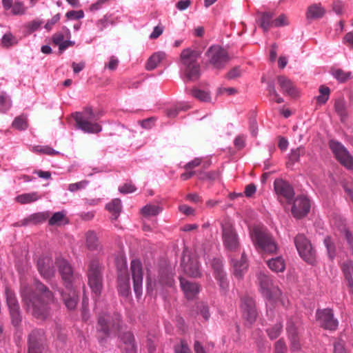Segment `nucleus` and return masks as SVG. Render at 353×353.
Instances as JSON below:
<instances>
[{
  "instance_id": "e433bc0d",
  "label": "nucleus",
  "mask_w": 353,
  "mask_h": 353,
  "mask_svg": "<svg viewBox=\"0 0 353 353\" xmlns=\"http://www.w3.org/2000/svg\"><path fill=\"white\" fill-rule=\"evenodd\" d=\"M274 14L272 12H263L260 18V27L265 31L268 32L270 28H274Z\"/></svg>"
},
{
  "instance_id": "774afa93",
  "label": "nucleus",
  "mask_w": 353,
  "mask_h": 353,
  "mask_svg": "<svg viewBox=\"0 0 353 353\" xmlns=\"http://www.w3.org/2000/svg\"><path fill=\"white\" fill-rule=\"evenodd\" d=\"M155 121L156 119L154 117H150L142 121H139V123L143 128L150 129L152 126H154Z\"/></svg>"
},
{
  "instance_id": "4be33fe9",
  "label": "nucleus",
  "mask_w": 353,
  "mask_h": 353,
  "mask_svg": "<svg viewBox=\"0 0 353 353\" xmlns=\"http://www.w3.org/2000/svg\"><path fill=\"white\" fill-rule=\"evenodd\" d=\"M277 81L281 90L284 94L289 95L291 97L298 96V91L296 87L288 78L284 76H279Z\"/></svg>"
},
{
  "instance_id": "6e6552de",
  "label": "nucleus",
  "mask_w": 353,
  "mask_h": 353,
  "mask_svg": "<svg viewBox=\"0 0 353 353\" xmlns=\"http://www.w3.org/2000/svg\"><path fill=\"white\" fill-rule=\"evenodd\" d=\"M294 244L300 256L307 263L314 264L316 261V251L310 241L303 234H299L294 238Z\"/></svg>"
},
{
  "instance_id": "7ed1b4c3",
  "label": "nucleus",
  "mask_w": 353,
  "mask_h": 353,
  "mask_svg": "<svg viewBox=\"0 0 353 353\" xmlns=\"http://www.w3.org/2000/svg\"><path fill=\"white\" fill-rule=\"evenodd\" d=\"M201 53L198 50L185 48L181 53V60L184 65V74L188 81H194L199 79L201 72L198 63Z\"/></svg>"
},
{
  "instance_id": "e2e57ef3",
  "label": "nucleus",
  "mask_w": 353,
  "mask_h": 353,
  "mask_svg": "<svg viewBox=\"0 0 353 353\" xmlns=\"http://www.w3.org/2000/svg\"><path fill=\"white\" fill-rule=\"evenodd\" d=\"M275 353H288V347L283 339H279L274 345Z\"/></svg>"
},
{
  "instance_id": "c03bdc74",
  "label": "nucleus",
  "mask_w": 353,
  "mask_h": 353,
  "mask_svg": "<svg viewBox=\"0 0 353 353\" xmlns=\"http://www.w3.org/2000/svg\"><path fill=\"white\" fill-rule=\"evenodd\" d=\"M161 211V208L156 205H147L141 209V214L145 216H157Z\"/></svg>"
},
{
  "instance_id": "c756f323",
  "label": "nucleus",
  "mask_w": 353,
  "mask_h": 353,
  "mask_svg": "<svg viewBox=\"0 0 353 353\" xmlns=\"http://www.w3.org/2000/svg\"><path fill=\"white\" fill-rule=\"evenodd\" d=\"M268 268L274 272H283L285 269V263L282 256H276L266 261Z\"/></svg>"
},
{
  "instance_id": "6ab92c4d",
  "label": "nucleus",
  "mask_w": 353,
  "mask_h": 353,
  "mask_svg": "<svg viewBox=\"0 0 353 353\" xmlns=\"http://www.w3.org/2000/svg\"><path fill=\"white\" fill-rule=\"evenodd\" d=\"M50 216V212H41L32 214L26 218L18 221L14 224L15 226H28L30 225H37L44 223Z\"/></svg>"
},
{
  "instance_id": "58836bf2",
  "label": "nucleus",
  "mask_w": 353,
  "mask_h": 353,
  "mask_svg": "<svg viewBox=\"0 0 353 353\" xmlns=\"http://www.w3.org/2000/svg\"><path fill=\"white\" fill-rule=\"evenodd\" d=\"M86 246L90 250H96L100 247V243L97 234L94 231L86 233Z\"/></svg>"
},
{
  "instance_id": "412c9836",
  "label": "nucleus",
  "mask_w": 353,
  "mask_h": 353,
  "mask_svg": "<svg viewBox=\"0 0 353 353\" xmlns=\"http://www.w3.org/2000/svg\"><path fill=\"white\" fill-rule=\"evenodd\" d=\"M63 301L69 310H74L78 303V295L72 285H66L65 290L61 292Z\"/></svg>"
},
{
  "instance_id": "9d476101",
  "label": "nucleus",
  "mask_w": 353,
  "mask_h": 353,
  "mask_svg": "<svg viewBox=\"0 0 353 353\" xmlns=\"http://www.w3.org/2000/svg\"><path fill=\"white\" fill-rule=\"evenodd\" d=\"M241 309L243 317L246 321V324L251 325L255 322L258 313L256 309L255 301L249 296H244L241 299Z\"/></svg>"
},
{
  "instance_id": "39448f33",
  "label": "nucleus",
  "mask_w": 353,
  "mask_h": 353,
  "mask_svg": "<svg viewBox=\"0 0 353 353\" xmlns=\"http://www.w3.org/2000/svg\"><path fill=\"white\" fill-rule=\"evenodd\" d=\"M73 117L77 126L84 132L98 133L101 131V126L97 123L99 119L91 108H85L82 112H75Z\"/></svg>"
},
{
  "instance_id": "a18cd8bd",
  "label": "nucleus",
  "mask_w": 353,
  "mask_h": 353,
  "mask_svg": "<svg viewBox=\"0 0 353 353\" xmlns=\"http://www.w3.org/2000/svg\"><path fill=\"white\" fill-rule=\"evenodd\" d=\"M32 151L36 153L44 154L50 156H54L59 154V152L56 151L55 150L48 145L34 146L32 149Z\"/></svg>"
},
{
  "instance_id": "393cba45",
  "label": "nucleus",
  "mask_w": 353,
  "mask_h": 353,
  "mask_svg": "<svg viewBox=\"0 0 353 353\" xmlns=\"http://www.w3.org/2000/svg\"><path fill=\"white\" fill-rule=\"evenodd\" d=\"M182 267L184 272L191 277H199L201 276L199 262L196 259H189L188 262L183 259Z\"/></svg>"
},
{
  "instance_id": "f704fd0d",
  "label": "nucleus",
  "mask_w": 353,
  "mask_h": 353,
  "mask_svg": "<svg viewBox=\"0 0 353 353\" xmlns=\"http://www.w3.org/2000/svg\"><path fill=\"white\" fill-rule=\"evenodd\" d=\"M41 198V196L38 194L37 192H33L30 193H24L20 195H18L15 198V201L20 204H28L32 202H34Z\"/></svg>"
},
{
  "instance_id": "f257e3e1",
  "label": "nucleus",
  "mask_w": 353,
  "mask_h": 353,
  "mask_svg": "<svg viewBox=\"0 0 353 353\" xmlns=\"http://www.w3.org/2000/svg\"><path fill=\"white\" fill-rule=\"evenodd\" d=\"M21 296L23 307L34 317L44 320L50 313V305L55 301L53 293L41 282L35 283L34 290L21 283Z\"/></svg>"
},
{
  "instance_id": "4c0bfd02",
  "label": "nucleus",
  "mask_w": 353,
  "mask_h": 353,
  "mask_svg": "<svg viewBox=\"0 0 353 353\" xmlns=\"http://www.w3.org/2000/svg\"><path fill=\"white\" fill-rule=\"evenodd\" d=\"M106 209L112 214V219L116 220L121 211V201L119 199H113L106 205Z\"/></svg>"
},
{
  "instance_id": "4468645a",
  "label": "nucleus",
  "mask_w": 353,
  "mask_h": 353,
  "mask_svg": "<svg viewBox=\"0 0 353 353\" xmlns=\"http://www.w3.org/2000/svg\"><path fill=\"white\" fill-rule=\"evenodd\" d=\"M130 270L133 280V288L134 293L137 297L142 294V283H143V268L142 264L139 260L134 259L131 261Z\"/></svg>"
},
{
  "instance_id": "a878e982",
  "label": "nucleus",
  "mask_w": 353,
  "mask_h": 353,
  "mask_svg": "<svg viewBox=\"0 0 353 353\" xmlns=\"http://www.w3.org/2000/svg\"><path fill=\"white\" fill-rule=\"evenodd\" d=\"M325 14V8L320 3H314L307 8L306 19L316 20L322 18Z\"/></svg>"
},
{
  "instance_id": "f8f14e48",
  "label": "nucleus",
  "mask_w": 353,
  "mask_h": 353,
  "mask_svg": "<svg viewBox=\"0 0 353 353\" xmlns=\"http://www.w3.org/2000/svg\"><path fill=\"white\" fill-rule=\"evenodd\" d=\"M206 54L210 63L216 68H222L229 61L227 52L219 46L210 47Z\"/></svg>"
},
{
  "instance_id": "de8ad7c7",
  "label": "nucleus",
  "mask_w": 353,
  "mask_h": 353,
  "mask_svg": "<svg viewBox=\"0 0 353 353\" xmlns=\"http://www.w3.org/2000/svg\"><path fill=\"white\" fill-rule=\"evenodd\" d=\"M268 95L270 100L276 101L277 103H281L284 101L283 99L279 96L275 90L273 83H269L268 85Z\"/></svg>"
},
{
  "instance_id": "f3484780",
  "label": "nucleus",
  "mask_w": 353,
  "mask_h": 353,
  "mask_svg": "<svg viewBox=\"0 0 353 353\" xmlns=\"http://www.w3.org/2000/svg\"><path fill=\"white\" fill-rule=\"evenodd\" d=\"M310 208V203L309 199L304 196H299L294 201L292 213L296 219H301L309 212Z\"/></svg>"
},
{
  "instance_id": "338daca9",
  "label": "nucleus",
  "mask_w": 353,
  "mask_h": 353,
  "mask_svg": "<svg viewBox=\"0 0 353 353\" xmlns=\"http://www.w3.org/2000/svg\"><path fill=\"white\" fill-rule=\"evenodd\" d=\"M199 313L202 315L205 321H208L210 316L208 306L201 303L198 305Z\"/></svg>"
},
{
  "instance_id": "603ef678",
  "label": "nucleus",
  "mask_w": 353,
  "mask_h": 353,
  "mask_svg": "<svg viewBox=\"0 0 353 353\" xmlns=\"http://www.w3.org/2000/svg\"><path fill=\"white\" fill-rule=\"evenodd\" d=\"M333 76L340 82H344L350 79L351 72H345L341 69H337L333 72Z\"/></svg>"
},
{
  "instance_id": "bf43d9fd",
  "label": "nucleus",
  "mask_w": 353,
  "mask_h": 353,
  "mask_svg": "<svg viewBox=\"0 0 353 353\" xmlns=\"http://www.w3.org/2000/svg\"><path fill=\"white\" fill-rule=\"evenodd\" d=\"M119 190L122 194H129L135 192L137 190V188L132 182H129L120 186Z\"/></svg>"
},
{
  "instance_id": "aec40b11",
  "label": "nucleus",
  "mask_w": 353,
  "mask_h": 353,
  "mask_svg": "<svg viewBox=\"0 0 353 353\" xmlns=\"http://www.w3.org/2000/svg\"><path fill=\"white\" fill-rule=\"evenodd\" d=\"M38 270L43 279L48 280L52 278L54 275V269L53 262L50 258L43 257L38 260Z\"/></svg>"
},
{
  "instance_id": "37998d69",
  "label": "nucleus",
  "mask_w": 353,
  "mask_h": 353,
  "mask_svg": "<svg viewBox=\"0 0 353 353\" xmlns=\"http://www.w3.org/2000/svg\"><path fill=\"white\" fill-rule=\"evenodd\" d=\"M282 329L283 325L281 322L277 321L274 325L271 326L266 330V332L271 339H274L281 334Z\"/></svg>"
},
{
  "instance_id": "1a4fd4ad",
  "label": "nucleus",
  "mask_w": 353,
  "mask_h": 353,
  "mask_svg": "<svg viewBox=\"0 0 353 353\" xmlns=\"http://www.w3.org/2000/svg\"><path fill=\"white\" fill-rule=\"evenodd\" d=\"M329 146L336 159L343 165L348 169L353 168V158L341 143L332 140L329 143Z\"/></svg>"
},
{
  "instance_id": "9b49d317",
  "label": "nucleus",
  "mask_w": 353,
  "mask_h": 353,
  "mask_svg": "<svg viewBox=\"0 0 353 353\" xmlns=\"http://www.w3.org/2000/svg\"><path fill=\"white\" fill-rule=\"evenodd\" d=\"M316 318L318 323L322 327L329 330H336L339 322L334 317V314L330 309L318 310L316 312Z\"/></svg>"
},
{
  "instance_id": "c9c22d12",
  "label": "nucleus",
  "mask_w": 353,
  "mask_h": 353,
  "mask_svg": "<svg viewBox=\"0 0 353 353\" xmlns=\"http://www.w3.org/2000/svg\"><path fill=\"white\" fill-rule=\"evenodd\" d=\"M68 223L66 214L63 211L54 213L48 220V224L52 226H61Z\"/></svg>"
},
{
  "instance_id": "ddd939ff",
  "label": "nucleus",
  "mask_w": 353,
  "mask_h": 353,
  "mask_svg": "<svg viewBox=\"0 0 353 353\" xmlns=\"http://www.w3.org/2000/svg\"><path fill=\"white\" fill-rule=\"evenodd\" d=\"M6 303L10 310L12 323L17 325L21 321L20 307L15 293L10 288H6Z\"/></svg>"
},
{
  "instance_id": "ea45409f",
  "label": "nucleus",
  "mask_w": 353,
  "mask_h": 353,
  "mask_svg": "<svg viewBox=\"0 0 353 353\" xmlns=\"http://www.w3.org/2000/svg\"><path fill=\"white\" fill-rule=\"evenodd\" d=\"M12 126L18 130H25L28 128V117L21 114L17 117L12 121Z\"/></svg>"
},
{
  "instance_id": "0eeeda50",
  "label": "nucleus",
  "mask_w": 353,
  "mask_h": 353,
  "mask_svg": "<svg viewBox=\"0 0 353 353\" xmlns=\"http://www.w3.org/2000/svg\"><path fill=\"white\" fill-rule=\"evenodd\" d=\"M221 236L225 250L230 252H236L240 249V241L232 223L224 220L221 223Z\"/></svg>"
},
{
  "instance_id": "473e14b6",
  "label": "nucleus",
  "mask_w": 353,
  "mask_h": 353,
  "mask_svg": "<svg viewBox=\"0 0 353 353\" xmlns=\"http://www.w3.org/2000/svg\"><path fill=\"white\" fill-rule=\"evenodd\" d=\"M157 283L162 286L171 287L174 283L173 274L167 268L161 270Z\"/></svg>"
},
{
  "instance_id": "72a5a7b5",
  "label": "nucleus",
  "mask_w": 353,
  "mask_h": 353,
  "mask_svg": "<svg viewBox=\"0 0 353 353\" xmlns=\"http://www.w3.org/2000/svg\"><path fill=\"white\" fill-rule=\"evenodd\" d=\"M342 270L345 278L347 281L350 290L353 291V264L350 261H347L342 264Z\"/></svg>"
},
{
  "instance_id": "2f4dec72",
  "label": "nucleus",
  "mask_w": 353,
  "mask_h": 353,
  "mask_svg": "<svg viewBox=\"0 0 353 353\" xmlns=\"http://www.w3.org/2000/svg\"><path fill=\"white\" fill-rule=\"evenodd\" d=\"M166 57V54L163 52H158L154 53L147 61L145 69L147 70H152Z\"/></svg>"
},
{
  "instance_id": "864d4df0",
  "label": "nucleus",
  "mask_w": 353,
  "mask_h": 353,
  "mask_svg": "<svg viewBox=\"0 0 353 353\" xmlns=\"http://www.w3.org/2000/svg\"><path fill=\"white\" fill-rule=\"evenodd\" d=\"M65 17L68 20H78L84 17V12L82 10H70L66 12Z\"/></svg>"
},
{
  "instance_id": "680f3d73",
  "label": "nucleus",
  "mask_w": 353,
  "mask_h": 353,
  "mask_svg": "<svg viewBox=\"0 0 353 353\" xmlns=\"http://www.w3.org/2000/svg\"><path fill=\"white\" fill-rule=\"evenodd\" d=\"M88 181L83 180L75 183H71L68 186V190L70 192H75L81 189L85 188L88 184Z\"/></svg>"
},
{
  "instance_id": "0e129e2a",
  "label": "nucleus",
  "mask_w": 353,
  "mask_h": 353,
  "mask_svg": "<svg viewBox=\"0 0 353 353\" xmlns=\"http://www.w3.org/2000/svg\"><path fill=\"white\" fill-rule=\"evenodd\" d=\"M216 279L219 282L220 287L225 290L228 287V282L227 281L226 275L225 272H219L216 275H215Z\"/></svg>"
},
{
  "instance_id": "dca6fc26",
  "label": "nucleus",
  "mask_w": 353,
  "mask_h": 353,
  "mask_svg": "<svg viewBox=\"0 0 353 353\" xmlns=\"http://www.w3.org/2000/svg\"><path fill=\"white\" fill-rule=\"evenodd\" d=\"M274 187L280 202H283V199L287 203H290L294 197V192L288 182L277 179L274 182Z\"/></svg>"
},
{
  "instance_id": "5701e85b",
  "label": "nucleus",
  "mask_w": 353,
  "mask_h": 353,
  "mask_svg": "<svg viewBox=\"0 0 353 353\" xmlns=\"http://www.w3.org/2000/svg\"><path fill=\"white\" fill-rule=\"evenodd\" d=\"M258 281L263 295L268 299H271L273 285L270 276L264 272H260L258 274Z\"/></svg>"
},
{
  "instance_id": "052dcab7",
  "label": "nucleus",
  "mask_w": 353,
  "mask_h": 353,
  "mask_svg": "<svg viewBox=\"0 0 353 353\" xmlns=\"http://www.w3.org/2000/svg\"><path fill=\"white\" fill-rule=\"evenodd\" d=\"M0 105L3 112L6 111L11 107V101L4 92L0 94Z\"/></svg>"
},
{
  "instance_id": "4d7b16f0",
  "label": "nucleus",
  "mask_w": 353,
  "mask_h": 353,
  "mask_svg": "<svg viewBox=\"0 0 353 353\" xmlns=\"http://www.w3.org/2000/svg\"><path fill=\"white\" fill-rule=\"evenodd\" d=\"M333 346V353H348L345 347V342L341 339L336 340Z\"/></svg>"
},
{
  "instance_id": "8fccbe9b",
  "label": "nucleus",
  "mask_w": 353,
  "mask_h": 353,
  "mask_svg": "<svg viewBox=\"0 0 353 353\" xmlns=\"http://www.w3.org/2000/svg\"><path fill=\"white\" fill-rule=\"evenodd\" d=\"M10 9L11 13L14 15H22L26 11V8L21 1H15Z\"/></svg>"
},
{
  "instance_id": "3c124183",
  "label": "nucleus",
  "mask_w": 353,
  "mask_h": 353,
  "mask_svg": "<svg viewBox=\"0 0 353 353\" xmlns=\"http://www.w3.org/2000/svg\"><path fill=\"white\" fill-rule=\"evenodd\" d=\"M17 43V40L11 33H6L1 39V44L5 48H9Z\"/></svg>"
},
{
  "instance_id": "09e8293b",
  "label": "nucleus",
  "mask_w": 353,
  "mask_h": 353,
  "mask_svg": "<svg viewBox=\"0 0 353 353\" xmlns=\"http://www.w3.org/2000/svg\"><path fill=\"white\" fill-rule=\"evenodd\" d=\"M334 109L337 114L341 117V121H343L347 115L344 101L341 99L336 100Z\"/></svg>"
},
{
  "instance_id": "c85d7f7f",
  "label": "nucleus",
  "mask_w": 353,
  "mask_h": 353,
  "mask_svg": "<svg viewBox=\"0 0 353 353\" xmlns=\"http://www.w3.org/2000/svg\"><path fill=\"white\" fill-rule=\"evenodd\" d=\"M118 290L124 296H127L130 293V279L125 273L118 276Z\"/></svg>"
},
{
  "instance_id": "79ce46f5",
  "label": "nucleus",
  "mask_w": 353,
  "mask_h": 353,
  "mask_svg": "<svg viewBox=\"0 0 353 353\" xmlns=\"http://www.w3.org/2000/svg\"><path fill=\"white\" fill-rule=\"evenodd\" d=\"M319 93L320 94L316 97L317 103L319 104H325L330 98V89L322 85L319 87Z\"/></svg>"
},
{
  "instance_id": "2eb2a0df",
  "label": "nucleus",
  "mask_w": 353,
  "mask_h": 353,
  "mask_svg": "<svg viewBox=\"0 0 353 353\" xmlns=\"http://www.w3.org/2000/svg\"><path fill=\"white\" fill-rule=\"evenodd\" d=\"M45 341L46 337L43 330H32L28 336V353H41Z\"/></svg>"
},
{
  "instance_id": "7c9ffc66",
  "label": "nucleus",
  "mask_w": 353,
  "mask_h": 353,
  "mask_svg": "<svg viewBox=\"0 0 353 353\" xmlns=\"http://www.w3.org/2000/svg\"><path fill=\"white\" fill-rule=\"evenodd\" d=\"M121 339L125 345L126 353H136V346L133 334L130 332L123 333Z\"/></svg>"
},
{
  "instance_id": "5fc2aeb1",
  "label": "nucleus",
  "mask_w": 353,
  "mask_h": 353,
  "mask_svg": "<svg viewBox=\"0 0 353 353\" xmlns=\"http://www.w3.org/2000/svg\"><path fill=\"white\" fill-rule=\"evenodd\" d=\"M325 245L327 250V253L331 259H333L335 256V246L333 241L330 236H327L324 239Z\"/></svg>"
},
{
  "instance_id": "20e7f679",
  "label": "nucleus",
  "mask_w": 353,
  "mask_h": 353,
  "mask_svg": "<svg viewBox=\"0 0 353 353\" xmlns=\"http://www.w3.org/2000/svg\"><path fill=\"white\" fill-rule=\"evenodd\" d=\"M121 317L117 313L110 314L108 312L99 314L97 322V332L100 343L110 336L111 332L119 331L121 328Z\"/></svg>"
},
{
  "instance_id": "bb28decb",
  "label": "nucleus",
  "mask_w": 353,
  "mask_h": 353,
  "mask_svg": "<svg viewBox=\"0 0 353 353\" xmlns=\"http://www.w3.org/2000/svg\"><path fill=\"white\" fill-rule=\"evenodd\" d=\"M287 332L291 342L292 351H298L301 349V343L298 337L296 328L294 327L292 322H290L287 325Z\"/></svg>"
},
{
  "instance_id": "a19ab883",
  "label": "nucleus",
  "mask_w": 353,
  "mask_h": 353,
  "mask_svg": "<svg viewBox=\"0 0 353 353\" xmlns=\"http://www.w3.org/2000/svg\"><path fill=\"white\" fill-rule=\"evenodd\" d=\"M190 93L198 100L203 102H209L211 100L210 92L203 91L197 88H194L190 91Z\"/></svg>"
},
{
  "instance_id": "6e6d98bb",
  "label": "nucleus",
  "mask_w": 353,
  "mask_h": 353,
  "mask_svg": "<svg viewBox=\"0 0 353 353\" xmlns=\"http://www.w3.org/2000/svg\"><path fill=\"white\" fill-rule=\"evenodd\" d=\"M272 24L274 28L288 26L289 24L288 19L285 14H280L277 18L274 19Z\"/></svg>"
},
{
  "instance_id": "49530a36",
  "label": "nucleus",
  "mask_w": 353,
  "mask_h": 353,
  "mask_svg": "<svg viewBox=\"0 0 353 353\" xmlns=\"http://www.w3.org/2000/svg\"><path fill=\"white\" fill-rule=\"evenodd\" d=\"M305 153V150L302 148H297L291 151V153L289 156L290 161L287 163V165H289L294 164L295 162L299 161V158L301 155H303Z\"/></svg>"
},
{
  "instance_id": "f03ea898",
  "label": "nucleus",
  "mask_w": 353,
  "mask_h": 353,
  "mask_svg": "<svg viewBox=\"0 0 353 353\" xmlns=\"http://www.w3.org/2000/svg\"><path fill=\"white\" fill-rule=\"evenodd\" d=\"M250 235L254 245L260 254L263 255L276 254L278 245L266 229L254 228Z\"/></svg>"
},
{
  "instance_id": "b1692460",
  "label": "nucleus",
  "mask_w": 353,
  "mask_h": 353,
  "mask_svg": "<svg viewBox=\"0 0 353 353\" xmlns=\"http://www.w3.org/2000/svg\"><path fill=\"white\" fill-rule=\"evenodd\" d=\"M180 284L186 298L188 299H194L199 292V286L196 283L180 278Z\"/></svg>"
},
{
  "instance_id": "13d9d810",
  "label": "nucleus",
  "mask_w": 353,
  "mask_h": 353,
  "mask_svg": "<svg viewBox=\"0 0 353 353\" xmlns=\"http://www.w3.org/2000/svg\"><path fill=\"white\" fill-rule=\"evenodd\" d=\"M219 176V174L216 171L208 172H199V177L202 180H215L218 179Z\"/></svg>"
},
{
  "instance_id": "a211bd4d",
  "label": "nucleus",
  "mask_w": 353,
  "mask_h": 353,
  "mask_svg": "<svg viewBox=\"0 0 353 353\" xmlns=\"http://www.w3.org/2000/svg\"><path fill=\"white\" fill-rule=\"evenodd\" d=\"M56 263L65 286L72 285V283L74 280V274L71 265L63 259H57Z\"/></svg>"
},
{
  "instance_id": "69168bd1",
  "label": "nucleus",
  "mask_w": 353,
  "mask_h": 353,
  "mask_svg": "<svg viewBox=\"0 0 353 353\" xmlns=\"http://www.w3.org/2000/svg\"><path fill=\"white\" fill-rule=\"evenodd\" d=\"M176 353H191V351L186 342L181 341L179 345L174 347Z\"/></svg>"
},
{
  "instance_id": "cd10ccee",
  "label": "nucleus",
  "mask_w": 353,
  "mask_h": 353,
  "mask_svg": "<svg viewBox=\"0 0 353 353\" xmlns=\"http://www.w3.org/2000/svg\"><path fill=\"white\" fill-rule=\"evenodd\" d=\"M232 263L234 275L238 278H241L244 272L247 270L248 266L245 253H242L241 259L239 261L232 259Z\"/></svg>"
},
{
  "instance_id": "423d86ee",
  "label": "nucleus",
  "mask_w": 353,
  "mask_h": 353,
  "mask_svg": "<svg viewBox=\"0 0 353 353\" xmlns=\"http://www.w3.org/2000/svg\"><path fill=\"white\" fill-rule=\"evenodd\" d=\"M87 276L92 294L99 297L103 289V267L98 259H92L89 263Z\"/></svg>"
}]
</instances>
